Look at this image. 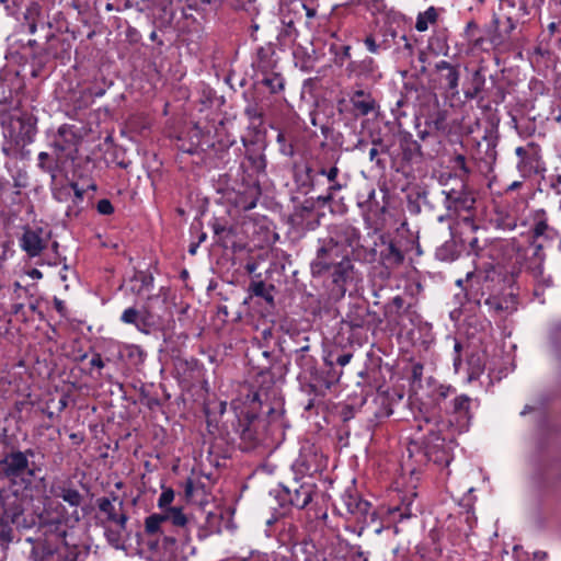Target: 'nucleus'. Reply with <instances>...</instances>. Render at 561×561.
<instances>
[{
    "label": "nucleus",
    "instance_id": "20",
    "mask_svg": "<svg viewBox=\"0 0 561 561\" xmlns=\"http://www.w3.org/2000/svg\"><path fill=\"white\" fill-rule=\"evenodd\" d=\"M515 153L519 158L517 169L524 178L537 173V156L535 153L530 154L524 147H517Z\"/></svg>",
    "mask_w": 561,
    "mask_h": 561
},
{
    "label": "nucleus",
    "instance_id": "48",
    "mask_svg": "<svg viewBox=\"0 0 561 561\" xmlns=\"http://www.w3.org/2000/svg\"><path fill=\"white\" fill-rule=\"evenodd\" d=\"M396 36L397 32L392 27L385 28L382 33V39L379 42L381 50L389 49Z\"/></svg>",
    "mask_w": 561,
    "mask_h": 561
},
{
    "label": "nucleus",
    "instance_id": "2",
    "mask_svg": "<svg viewBox=\"0 0 561 561\" xmlns=\"http://www.w3.org/2000/svg\"><path fill=\"white\" fill-rule=\"evenodd\" d=\"M410 456L414 451L422 456V460L432 461L439 466H448L451 460L450 447L445 443L439 432L430 428L421 442H413L408 448Z\"/></svg>",
    "mask_w": 561,
    "mask_h": 561
},
{
    "label": "nucleus",
    "instance_id": "44",
    "mask_svg": "<svg viewBox=\"0 0 561 561\" xmlns=\"http://www.w3.org/2000/svg\"><path fill=\"white\" fill-rule=\"evenodd\" d=\"M206 495V490L203 484L196 483L188 479L185 484V496L187 500L193 501L198 494Z\"/></svg>",
    "mask_w": 561,
    "mask_h": 561
},
{
    "label": "nucleus",
    "instance_id": "42",
    "mask_svg": "<svg viewBox=\"0 0 561 561\" xmlns=\"http://www.w3.org/2000/svg\"><path fill=\"white\" fill-rule=\"evenodd\" d=\"M484 84V78L480 73V71H476L472 79V88L465 91V96L467 99H474L481 92Z\"/></svg>",
    "mask_w": 561,
    "mask_h": 561
},
{
    "label": "nucleus",
    "instance_id": "19",
    "mask_svg": "<svg viewBox=\"0 0 561 561\" xmlns=\"http://www.w3.org/2000/svg\"><path fill=\"white\" fill-rule=\"evenodd\" d=\"M244 147L247 148L245 160L247 164L242 163V168L251 171L252 175H260L265 172L266 168V159L265 156L260 151H254L248 148V144L245 139H242Z\"/></svg>",
    "mask_w": 561,
    "mask_h": 561
},
{
    "label": "nucleus",
    "instance_id": "49",
    "mask_svg": "<svg viewBox=\"0 0 561 561\" xmlns=\"http://www.w3.org/2000/svg\"><path fill=\"white\" fill-rule=\"evenodd\" d=\"M276 140L279 144V150L284 156H294V147L290 142L287 141L286 136L283 131H279L277 134Z\"/></svg>",
    "mask_w": 561,
    "mask_h": 561
},
{
    "label": "nucleus",
    "instance_id": "34",
    "mask_svg": "<svg viewBox=\"0 0 561 561\" xmlns=\"http://www.w3.org/2000/svg\"><path fill=\"white\" fill-rule=\"evenodd\" d=\"M247 195L248 196L244 198L243 196L239 197L238 205L242 207L244 210H250L256 206V203L261 195V190L257 180L253 181V183L249 186Z\"/></svg>",
    "mask_w": 561,
    "mask_h": 561
},
{
    "label": "nucleus",
    "instance_id": "57",
    "mask_svg": "<svg viewBox=\"0 0 561 561\" xmlns=\"http://www.w3.org/2000/svg\"><path fill=\"white\" fill-rule=\"evenodd\" d=\"M358 2L366 5L369 10L380 11L383 8V0H358Z\"/></svg>",
    "mask_w": 561,
    "mask_h": 561
},
{
    "label": "nucleus",
    "instance_id": "16",
    "mask_svg": "<svg viewBox=\"0 0 561 561\" xmlns=\"http://www.w3.org/2000/svg\"><path fill=\"white\" fill-rule=\"evenodd\" d=\"M376 317V312L371 311L364 305H353L350 307L343 322L352 330L364 329L369 327L370 318Z\"/></svg>",
    "mask_w": 561,
    "mask_h": 561
},
{
    "label": "nucleus",
    "instance_id": "8",
    "mask_svg": "<svg viewBox=\"0 0 561 561\" xmlns=\"http://www.w3.org/2000/svg\"><path fill=\"white\" fill-rule=\"evenodd\" d=\"M80 141L81 137L77 134L75 126L61 125L51 141V148L54 149L57 162L62 163L65 160H75Z\"/></svg>",
    "mask_w": 561,
    "mask_h": 561
},
{
    "label": "nucleus",
    "instance_id": "55",
    "mask_svg": "<svg viewBox=\"0 0 561 561\" xmlns=\"http://www.w3.org/2000/svg\"><path fill=\"white\" fill-rule=\"evenodd\" d=\"M244 113L251 121H261L263 116L262 111L256 105L247 106Z\"/></svg>",
    "mask_w": 561,
    "mask_h": 561
},
{
    "label": "nucleus",
    "instance_id": "5",
    "mask_svg": "<svg viewBox=\"0 0 561 561\" xmlns=\"http://www.w3.org/2000/svg\"><path fill=\"white\" fill-rule=\"evenodd\" d=\"M34 455L35 451L31 448L24 451L12 450L8 453L1 461L4 476L11 480H24V476H27V481L31 482L35 478L36 471L33 467L34 463H31L28 458L34 457Z\"/></svg>",
    "mask_w": 561,
    "mask_h": 561
},
{
    "label": "nucleus",
    "instance_id": "37",
    "mask_svg": "<svg viewBox=\"0 0 561 561\" xmlns=\"http://www.w3.org/2000/svg\"><path fill=\"white\" fill-rule=\"evenodd\" d=\"M479 25L474 21H469L465 27L466 38L478 48H483L485 44L484 36L478 35Z\"/></svg>",
    "mask_w": 561,
    "mask_h": 561
},
{
    "label": "nucleus",
    "instance_id": "28",
    "mask_svg": "<svg viewBox=\"0 0 561 561\" xmlns=\"http://www.w3.org/2000/svg\"><path fill=\"white\" fill-rule=\"evenodd\" d=\"M415 492H411L402 497L400 505L394 510L398 512L400 519L415 516L420 511V505L415 503Z\"/></svg>",
    "mask_w": 561,
    "mask_h": 561
},
{
    "label": "nucleus",
    "instance_id": "7",
    "mask_svg": "<svg viewBox=\"0 0 561 561\" xmlns=\"http://www.w3.org/2000/svg\"><path fill=\"white\" fill-rule=\"evenodd\" d=\"M188 523L187 517L179 507H168L161 514H151L145 519V533L148 536H154L159 531H168L172 525L178 528V534L185 536V527Z\"/></svg>",
    "mask_w": 561,
    "mask_h": 561
},
{
    "label": "nucleus",
    "instance_id": "9",
    "mask_svg": "<svg viewBox=\"0 0 561 561\" xmlns=\"http://www.w3.org/2000/svg\"><path fill=\"white\" fill-rule=\"evenodd\" d=\"M444 206L448 216H458L461 211L470 213L474 208L476 198L467 188L465 181H461L458 187L443 190Z\"/></svg>",
    "mask_w": 561,
    "mask_h": 561
},
{
    "label": "nucleus",
    "instance_id": "45",
    "mask_svg": "<svg viewBox=\"0 0 561 561\" xmlns=\"http://www.w3.org/2000/svg\"><path fill=\"white\" fill-rule=\"evenodd\" d=\"M426 125L435 130L445 131L447 128L446 114L444 112H437L435 115L430 116L426 121Z\"/></svg>",
    "mask_w": 561,
    "mask_h": 561
},
{
    "label": "nucleus",
    "instance_id": "15",
    "mask_svg": "<svg viewBox=\"0 0 561 561\" xmlns=\"http://www.w3.org/2000/svg\"><path fill=\"white\" fill-rule=\"evenodd\" d=\"M404 252L400 242L390 240L382 241V249L380 251V260L382 265L388 270H394L401 266L404 262Z\"/></svg>",
    "mask_w": 561,
    "mask_h": 561
},
{
    "label": "nucleus",
    "instance_id": "33",
    "mask_svg": "<svg viewBox=\"0 0 561 561\" xmlns=\"http://www.w3.org/2000/svg\"><path fill=\"white\" fill-rule=\"evenodd\" d=\"M318 173L327 178L330 183L328 190L331 193H336L346 187V182H341L339 180L340 169L336 165H333L329 169L321 168Z\"/></svg>",
    "mask_w": 561,
    "mask_h": 561
},
{
    "label": "nucleus",
    "instance_id": "47",
    "mask_svg": "<svg viewBox=\"0 0 561 561\" xmlns=\"http://www.w3.org/2000/svg\"><path fill=\"white\" fill-rule=\"evenodd\" d=\"M139 317H140V314H139L138 309L130 307L123 311V313L121 316V321L126 324H133L138 330V325H139V323H141Z\"/></svg>",
    "mask_w": 561,
    "mask_h": 561
},
{
    "label": "nucleus",
    "instance_id": "52",
    "mask_svg": "<svg viewBox=\"0 0 561 561\" xmlns=\"http://www.w3.org/2000/svg\"><path fill=\"white\" fill-rule=\"evenodd\" d=\"M135 282L140 283L139 288H137V293L140 294L142 289H148L152 286L153 277L141 273L135 276Z\"/></svg>",
    "mask_w": 561,
    "mask_h": 561
},
{
    "label": "nucleus",
    "instance_id": "38",
    "mask_svg": "<svg viewBox=\"0 0 561 561\" xmlns=\"http://www.w3.org/2000/svg\"><path fill=\"white\" fill-rule=\"evenodd\" d=\"M273 288H274V286H271L270 288H267L265 283L262 280L252 282L250 285V291L252 293V295L263 298L268 304H273V301H274V298L271 294V289H273Z\"/></svg>",
    "mask_w": 561,
    "mask_h": 561
},
{
    "label": "nucleus",
    "instance_id": "64",
    "mask_svg": "<svg viewBox=\"0 0 561 561\" xmlns=\"http://www.w3.org/2000/svg\"><path fill=\"white\" fill-rule=\"evenodd\" d=\"M69 403V396L67 393H62L58 400V412H62Z\"/></svg>",
    "mask_w": 561,
    "mask_h": 561
},
{
    "label": "nucleus",
    "instance_id": "61",
    "mask_svg": "<svg viewBox=\"0 0 561 561\" xmlns=\"http://www.w3.org/2000/svg\"><path fill=\"white\" fill-rule=\"evenodd\" d=\"M334 195L335 193H331L329 190H327V194L325 195H320L317 201L321 204V205H328L330 204L333 199H334Z\"/></svg>",
    "mask_w": 561,
    "mask_h": 561
},
{
    "label": "nucleus",
    "instance_id": "14",
    "mask_svg": "<svg viewBox=\"0 0 561 561\" xmlns=\"http://www.w3.org/2000/svg\"><path fill=\"white\" fill-rule=\"evenodd\" d=\"M42 234V228H24L23 234L20 239V247L28 256H38L46 248V240L43 239Z\"/></svg>",
    "mask_w": 561,
    "mask_h": 561
},
{
    "label": "nucleus",
    "instance_id": "36",
    "mask_svg": "<svg viewBox=\"0 0 561 561\" xmlns=\"http://www.w3.org/2000/svg\"><path fill=\"white\" fill-rule=\"evenodd\" d=\"M157 535L158 538L154 545H152V548L161 547L164 550V553L170 556L174 554L176 550L178 538L173 535H168L167 531H159Z\"/></svg>",
    "mask_w": 561,
    "mask_h": 561
},
{
    "label": "nucleus",
    "instance_id": "60",
    "mask_svg": "<svg viewBox=\"0 0 561 561\" xmlns=\"http://www.w3.org/2000/svg\"><path fill=\"white\" fill-rule=\"evenodd\" d=\"M90 365L92 367H96L98 369H102L104 367V360L102 359L101 357V354L99 353H95L92 358H91V362H90Z\"/></svg>",
    "mask_w": 561,
    "mask_h": 561
},
{
    "label": "nucleus",
    "instance_id": "63",
    "mask_svg": "<svg viewBox=\"0 0 561 561\" xmlns=\"http://www.w3.org/2000/svg\"><path fill=\"white\" fill-rule=\"evenodd\" d=\"M505 22H506V27L504 31V35L506 36V39H507L510 34L515 30L516 24H515V21L511 16H507Z\"/></svg>",
    "mask_w": 561,
    "mask_h": 561
},
{
    "label": "nucleus",
    "instance_id": "23",
    "mask_svg": "<svg viewBox=\"0 0 561 561\" xmlns=\"http://www.w3.org/2000/svg\"><path fill=\"white\" fill-rule=\"evenodd\" d=\"M152 299V297H149L148 301L140 309H138L140 314L139 318L141 321V323L138 325V331L146 334H149L151 329L158 324L157 316L150 304Z\"/></svg>",
    "mask_w": 561,
    "mask_h": 561
},
{
    "label": "nucleus",
    "instance_id": "40",
    "mask_svg": "<svg viewBox=\"0 0 561 561\" xmlns=\"http://www.w3.org/2000/svg\"><path fill=\"white\" fill-rule=\"evenodd\" d=\"M121 356H127L134 364H141L145 360V352L137 345H125Z\"/></svg>",
    "mask_w": 561,
    "mask_h": 561
},
{
    "label": "nucleus",
    "instance_id": "54",
    "mask_svg": "<svg viewBox=\"0 0 561 561\" xmlns=\"http://www.w3.org/2000/svg\"><path fill=\"white\" fill-rule=\"evenodd\" d=\"M364 44L371 54H377L381 50L379 42H377L373 35L366 36L364 39Z\"/></svg>",
    "mask_w": 561,
    "mask_h": 561
},
{
    "label": "nucleus",
    "instance_id": "62",
    "mask_svg": "<svg viewBox=\"0 0 561 561\" xmlns=\"http://www.w3.org/2000/svg\"><path fill=\"white\" fill-rule=\"evenodd\" d=\"M353 357L352 353H344L336 357V364L340 366H346Z\"/></svg>",
    "mask_w": 561,
    "mask_h": 561
},
{
    "label": "nucleus",
    "instance_id": "27",
    "mask_svg": "<svg viewBox=\"0 0 561 561\" xmlns=\"http://www.w3.org/2000/svg\"><path fill=\"white\" fill-rule=\"evenodd\" d=\"M403 158L408 161H412L417 158H422V147L415 139L412 138L411 134H405L400 141Z\"/></svg>",
    "mask_w": 561,
    "mask_h": 561
},
{
    "label": "nucleus",
    "instance_id": "35",
    "mask_svg": "<svg viewBox=\"0 0 561 561\" xmlns=\"http://www.w3.org/2000/svg\"><path fill=\"white\" fill-rule=\"evenodd\" d=\"M262 84L270 89L271 93L280 92L284 89L285 80L280 73L273 70L267 73H262Z\"/></svg>",
    "mask_w": 561,
    "mask_h": 561
},
{
    "label": "nucleus",
    "instance_id": "11",
    "mask_svg": "<svg viewBox=\"0 0 561 561\" xmlns=\"http://www.w3.org/2000/svg\"><path fill=\"white\" fill-rule=\"evenodd\" d=\"M236 433L240 438V448L244 451L253 450L262 442L255 416L250 417L245 414L243 417H238Z\"/></svg>",
    "mask_w": 561,
    "mask_h": 561
},
{
    "label": "nucleus",
    "instance_id": "51",
    "mask_svg": "<svg viewBox=\"0 0 561 561\" xmlns=\"http://www.w3.org/2000/svg\"><path fill=\"white\" fill-rule=\"evenodd\" d=\"M174 500V491L172 489H165L160 494L158 500V506L160 508H167Z\"/></svg>",
    "mask_w": 561,
    "mask_h": 561
},
{
    "label": "nucleus",
    "instance_id": "24",
    "mask_svg": "<svg viewBox=\"0 0 561 561\" xmlns=\"http://www.w3.org/2000/svg\"><path fill=\"white\" fill-rule=\"evenodd\" d=\"M104 536L108 545L115 549H124L125 541L128 537L127 525L121 529L119 526L103 527Z\"/></svg>",
    "mask_w": 561,
    "mask_h": 561
},
{
    "label": "nucleus",
    "instance_id": "18",
    "mask_svg": "<svg viewBox=\"0 0 561 561\" xmlns=\"http://www.w3.org/2000/svg\"><path fill=\"white\" fill-rule=\"evenodd\" d=\"M53 493L56 497L61 499L72 507H78L83 502L82 494L72 486L71 481H65L53 488Z\"/></svg>",
    "mask_w": 561,
    "mask_h": 561
},
{
    "label": "nucleus",
    "instance_id": "4",
    "mask_svg": "<svg viewBox=\"0 0 561 561\" xmlns=\"http://www.w3.org/2000/svg\"><path fill=\"white\" fill-rule=\"evenodd\" d=\"M96 507V518L102 527L119 526L123 529L127 525L129 517L124 511V502L115 492H111L108 496L99 497Z\"/></svg>",
    "mask_w": 561,
    "mask_h": 561
},
{
    "label": "nucleus",
    "instance_id": "1",
    "mask_svg": "<svg viewBox=\"0 0 561 561\" xmlns=\"http://www.w3.org/2000/svg\"><path fill=\"white\" fill-rule=\"evenodd\" d=\"M72 539V533L65 522H51L43 527L42 535L30 537L32 543L30 557L33 561H50L57 554L58 559Z\"/></svg>",
    "mask_w": 561,
    "mask_h": 561
},
{
    "label": "nucleus",
    "instance_id": "39",
    "mask_svg": "<svg viewBox=\"0 0 561 561\" xmlns=\"http://www.w3.org/2000/svg\"><path fill=\"white\" fill-rule=\"evenodd\" d=\"M49 154L47 152H39L38 154V168L49 173L51 176V180L56 179V172L58 170V165L60 162H57V159L55 158V162H48Z\"/></svg>",
    "mask_w": 561,
    "mask_h": 561
},
{
    "label": "nucleus",
    "instance_id": "59",
    "mask_svg": "<svg viewBox=\"0 0 561 561\" xmlns=\"http://www.w3.org/2000/svg\"><path fill=\"white\" fill-rule=\"evenodd\" d=\"M54 307L56 309V311L65 317L66 316V312H67V308H66V305L62 300H60L59 298L55 297L54 298Z\"/></svg>",
    "mask_w": 561,
    "mask_h": 561
},
{
    "label": "nucleus",
    "instance_id": "56",
    "mask_svg": "<svg viewBox=\"0 0 561 561\" xmlns=\"http://www.w3.org/2000/svg\"><path fill=\"white\" fill-rule=\"evenodd\" d=\"M549 229V226L546 220H539L535 224L534 227V236L535 237H542Z\"/></svg>",
    "mask_w": 561,
    "mask_h": 561
},
{
    "label": "nucleus",
    "instance_id": "43",
    "mask_svg": "<svg viewBox=\"0 0 561 561\" xmlns=\"http://www.w3.org/2000/svg\"><path fill=\"white\" fill-rule=\"evenodd\" d=\"M484 84V78L480 73V71H476L472 79V88L465 91V96L467 99H474L481 92Z\"/></svg>",
    "mask_w": 561,
    "mask_h": 561
},
{
    "label": "nucleus",
    "instance_id": "30",
    "mask_svg": "<svg viewBox=\"0 0 561 561\" xmlns=\"http://www.w3.org/2000/svg\"><path fill=\"white\" fill-rule=\"evenodd\" d=\"M89 551L70 539L58 561H88Z\"/></svg>",
    "mask_w": 561,
    "mask_h": 561
},
{
    "label": "nucleus",
    "instance_id": "17",
    "mask_svg": "<svg viewBox=\"0 0 561 561\" xmlns=\"http://www.w3.org/2000/svg\"><path fill=\"white\" fill-rule=\"evenodd\" d=\"M350 102L357 116H366L377 107V103L371 93L362 89L353 91L350 96Z\"/></svg>",
    "mask_w": 561,
    "mask_h": 561
},
{
    "label": "nucleus",
    "instance_id": "26",
    "mask_svg": "<svg viewBox=\"0 0 561 561\" xmlns=\"http://www.w3.org/2000/svg\"><path fill=\"white\" fill-rule=\"evenodd\" d=\"M405 311V300L401 296H396L385 305L383 314L389 322H398Z\"/></svg>",
    "mask_w": 561,
    "mask_h": 561
},
{
    "label": "nucleus",
    "instance_id": "58",
    "mask_svg": "<svg viewBox=\"0 0 561 561\" xmlns=\"http://www.w3.org/2000/svg\"><path fill=\"white\" fill-rule=\"evenodd\" d=\"M488 279H489L488 274H485V275H480V274H474V273L467 274V282H470L471 286H473V284H480L481 280L488 282Z\"/></svg>",
    "mask_w": 561,
    "mask_h": 561
},
{
    "label": "nucleus",
    "instance_id": "21",
    "mask_svg": "<svg viewBox=\"0 0 561 561\" xmlns=\"http://www.w3.org/2000/svg\"><path fill=\"white\" fill-rule=\"evenodd\" d=\"M497 140H499L497 135L492 130H488L482 138L485 150H484L483 156L480 157V159L485 163V165L489 170L492 169V167L495 163L496 158H497V151H496Z\"/></svg>",
    "mask_w": 561,
    "mask_h": 561
},
{
    "label": "nucleus",
    "instance_id": "13",
    "mask_svg": "<svg viewBox=\"0 0 561 561\" xmlns=\"http://www.w3.org/2000/svg\"><path fill=\"white\" fill-rule=\"evenodd\" d=\"M518 300L514 294L490 295L484 300L488 311L495 317L505 318L517 310Z\"/></svg>",
    "mask_w": 561,
    "mask_h": 561
},
{
    "label": "nucleus",
    "instance_id": "22",
    "mask_svg": "<svg viewBox=\"0 0 561 561\" xmlns=\"http://www.w3.org/2000/svg\"><path fill=\"white\" fill-rule=\"evenodd\" d=\"M332 280L335 285L340 286L346 282L353 271V263L345 254L342 256L331 268Z\"/></svg>",
    "mask_w": 561,
    "mask_h": 561
},
{
    "label": "nucleus",
    "instance_id": "53",
    "mask_svg": "<svg viewBox=\"0 0 561 561\" xmlns=\"http://www.w3.org/2000/svg\"><path fill=\"white\" fill-rule=\"evenodd\" d=\"M96 210L101 215H111L114 213V207L110 199L103 198L100 199L96 204Z\"/></svg>",
    "mask_w": 561,
    "mask_h": 561
},
{
    "label": "nucleus",
    "instance_id": "50",
    "mask_svg": "<svg viewBox=\"0 0 561 561\" xmlns=\"http://www.w3.org/2000/svg\"><path fill=\"white\" fill-rule=\"evenodd\" d=\"M213 0H186L187 9L206 12L211 7Z\"/></svg>",
    "mask_w": 561,
    "mask_h": 561
},
{
    "label": "nucleus",
    "instance_id": "41",
    "mask_svg": "<svg viewBox=\"0 0 561 561\" xmlns=\"http://www.w3.org/2000/svg\"><path fill=\"white\" fill-rule=\"evenodd\" d=\"M453 167L456 171H458V176L461 179V181H465L471 173L470 168L467 165V160L463 154H456L451 159Z\"/></svg>",
    "mask_w": 561,
    "mask_h": 561
},
{
    "label": "nucleus",
    "instance_id": "10",
    "mask_svg": "<svg viewBox=\"0 0 561 561\" xmlns=\"http://www.w3.org/2000/svg\"><path fill=\"white\" fill-rule=\"evenodd\" d=\"M473 400L467 394H459L450 401L448 413L450 423L455 424L459 431H467L473 417Z\"/></svg>",
    "mask_w": 561,
    "mask_h": 561
},
{
    "label": "nucleus",
    "instance_id": "31",
    "mask_svg": "<svg viewBox=\"0 0 561 561\" xmlns=\"http://www.w3.org/2000/svg\"><path fill=\"white\" fill-rule=\"evenodd\" d=\"M499 26L500 19L496 14H494L491 23L488 25L485 30L486 37H484L485 43L488 42L493 47H497L506 41V36L500 32Z\"/></svg>",
    "mask_w": 561,
    "mask_h": 561
},
{
    "label": "nucleus",
    "instance_id": "6",
    "mask_svg": "<svg viewBox=\"0 0 561 561\" xmlns=\"http://www.w3.org/2000/svg\"><path fill=\"white\" fill-rule=\"evenodd\" d=\"M316 491L317 486L311 482L294 481L290 485L276 490L275 499L283 508L293 506L302 510L312 501Z\"/></svg>",
    "mask_w": 561,
    "mask_h": 561
},
{
    "label": "nucleus",
    "instance_id": "46",
    "mask_svg": "<svg viewBox=\"0 0 561 561\" xmlns=\"http://www.w3.org/2000/svg\"><path fill=\"white\" fill-rule=\"evenodd\" d=\"M468 364L470 367L469 378L470 379L478 378L484 369V364L481 360L480 356L472 354L468 359Z\"/></svg>",
    "mask_w": 561,
    "mask_h": 561
},
{
    "label": "nucleus",
    "instance_id": "3",
    "mask_svg": "<svg viewBox=\"0 0 561 561\" xmlns=\"http://www.w3.org/2000/svg\"><path fill=\"white\" fill-rule=\"evenodd\" d=\"M316 257L310 263L311 274L320 277L330 272L332 266L345 255V248L333 238L319 239Z\"/></svg>",
    "mask_w": 561,
    "mask_h": 561
},
{
    "label": "nucleus",
    "instance_id": "29",
    "mask_svg": "<svg viewBox=\"0 0 561 561\" xmlns=\"http://www.w3.org/2000/svg\"><path fill=\"white\" fill-rule=\"evenodd\" d=\"M438 16V10L435 7L427 8L425 11L417 14L415 30L417 32H426L431 25L437 23Z\"/></svg>",
    "mask_w": 561,
    "mask_h": 561
},
{
    "label": "nucleus",
    "instance_id": "12",
    "mask_svg": "<svg viewBox=\"0 0 561 561\" xmlns=\"http://www.w3.org/2000/svg\"><path fill=\"white\" fill-rule=\"evenodd\" d=\"M434 71L437 75V81L440 88L449 91L453 95L458 94L460 79L458 66L446 60H440L435 64Z\"/></svg>",
    "mask_w": 561,
    "mask_h": 561
},
{
    "label": "nucleus",
    "instance_id": "32",
    "mask_svg": "<svg viewBox=\"0 0 561 561\" xmlns=\"http://www.w3.org/2000/svg\"><path fill=\"white\" fill-rule=\"evenodd\" d=\"M68 188L73 191L75 196L66 210V216L78 217L82 210L81 204L83 202L84 190L81 188L76 182H71Z\"/></svg>",
    "mask_w": 561,
    "mask_h": 561
},
{
    "label": "nucleus",
    "instance_id": "25",
    "mask_svg": "<svg viewBox=\"0 0 561 561\" xmlns=\"http://www.w3.org/2000/svg\"><path fill=\"white\" fill-rule=\"evenodd\" d=\"M275 51L272 46L260 47L256 51L255 66L262 73H267L273 70L276 60L274 59Z\"/></svg>",
    "mask_w": 561,
    "mask_h": 561
}]
</instances>
